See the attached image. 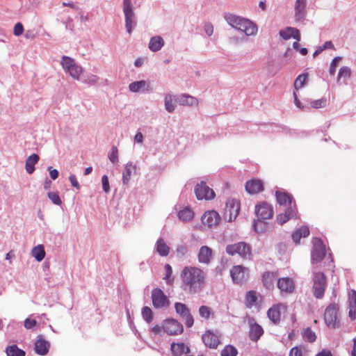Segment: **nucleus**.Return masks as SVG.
Wrapping results in <instances>:
<instances>
[{
    "label": "nucleus",
    "instance_id": "1",
    "mask_svg": "<svg viewBox=\"0 0 356 356\" xmlns=\"http://www.w3.org/2000/svg\"><path fill=\"white\" fill-rule=\"evenodd\" d=\"M206 273L196 266H184L180 273L181 287L189 293H197L206 284Z\"/></svg>",
    "mask_w": 356,
    "mask_h": 356
},
{
    "label": "nucleus",
    "instance_id": "2",
    "mask_svg": "<svg viewBox=\"0 0 356 356\" xmlns=\"http://www.w3.org/2000/svg\"><path fill=\"white\" fill-rule=\"evenodd\" d=\"M312 292L313 295L318 299H321L325 291L327 286L326 277L325 274L314 268L312 269Z\"/></svg>",
    "mask_w": 356,
    "mask_h": 356
},
{
    "label": "nucleus",
    "instance_id": "3",
    "mask_svg": "<svg viewBox=\"0 0 356 356\" xmlns=\"http://www.w3.org/2000/svg\"><path fill=\"white\" fill-rule=\"evenodd\" d=\"M122 10L124 15L125 28L127 32L131 34L136 24V14L132 0H123Z\"/></svg>",
    "mask_w": 356,
    "mask_h": 356
},
{
    "label": "nucleus",
    "instance_id": "4",
    "mask_svg": "<svg viewBox=\"0 0 356 356\" xmlns=\"http://www.w3.org/2000/svg\"><path fill=\"white\" fill-rule=\"evenodd\" d=\"M60 64L66 73L75 80H79L83 73L82 67L79 65L73 58L68 56H63Z\"/></svg>",
    "mask_w": 356,
    "mask_h": 356
},
{
    "label": "nucleus",
    "instance_id": "5",
    "mask_svg": "<svg viewBox=\"0 0 356 356\" xmlns=\"http://www.w3.org/2000/svg\"><path fill=\"white\" fill-rule=\"evenodd\" d=\"M226 252L232 256L237 254L244 259H250L251 257L250 247L244 242L227 245Z\"/></svg>",
    "mask_w": 356,
    "mask_h": 356
},
{
    "label": "nucleus",
    "instance_id": "6",
    "mask_svg": "<svg viewBox=\"0 0 356 356\" xmlns=\"http://www.w3.org/2000/svg\"><path fill=\"white\" fill-rule=\"evenodd\" d=\"M313 248L311 252V262L312 264L321 262L325 255V245L319 238H315L312 241Z\"/></svg>",
    "mask_w": 356,
    "mask_h": 356
},
{
    "label": "nucleus",
    "instance_id": "7",
    "mask_svg": "<svg viewBox=\"0 0 356 356\" xmlns=\"http://www.w3.org/2000/svg\"><path fill=\"white\" fill-rule=\"evenodd\" d=\"M240 211V203L236 199H228L226 202L224 218L228 222L235 220Z\"/></svg>",
    "mask_w": 356,
    "mask_h": 356
},
{
    "label": "nucleus",
    "instance_id": "8",
    "mask_svg": "<svg viewBox=\"0 0 356 356\" xmlns=\"http://www.w3.org/2000/svg\"><path fill=\"white\" fill-rule=\"evenodd\" d=\"M152 305L155 309L165 308L170 305V300L164 292L159 288L152 291Z\"/></svg>",
    "mask_w": 356,
    "mask_h": 356
},
{
    "label": "nucleus",
    "instance_id": "9",
    "mask_svg": "<svg viewBox=\"0 0 356 356\" xmlns=\"http://www.w3.org/2000/svg\"><path fill=\"white\" fill-rule=\"evenodd\" d=\"M163 332L168 335H179L183 332V325L177 320L167 318L163 321Z\"/></svg>",
    "mask_w": 356,
    "mask_h": 356
},
{
    "label": "nucleus",
    "instance_id": "10",
    "mask_svg": "<svg viewBox=\"0 0 356 356\" xmlns=\"http://www.w3.org/2000/svg\"><path fill=\"white\" fill-rule=\"evenodd\" d=\"M129 90L134 93L147 94L152 90L149 80H140L130 83Z\"/></svg>",
    "mask_w": 356,
    "mask_h": 356
},
{
    "label": "nucleus",
    "instance_id": "11",
    "mask_svg": "<svg viewBox=\"0 0 356 356\" xmlns=\"http://www.w3.org/2000/svg\"><path fill=\"white\" fill-rule=\"evenodd\" d=\"M195 193L198 200H209L215 197V193L205 182L201 181L195 188Z\"/></svg>",
    "mask_w": 356,
    "mask_h": 356
},
{
    "label": "nucleus",
    "instance_id": "12",
    "mask_svg": "<svg viewBox=\"0 0 356 356\" xmlns=\"http://www.w3.org/2000/svg\"><path fill=\"white\" fill-rule=\"evenodd\" d=\"M230 275L234 283L241 284L247 280L248 270L240 265L234 266L230 270Z\"/></svg>",
    "mask_w": 356,
    "mask_h": 356
},
{
    "label": "nucleus",
    "instance_id": "13",
    "mask_svg": "<svg viewBox=\"0 0 356 356\" xmlns=\"http://www.w3.org/2000/svg\"><path fill=\"white\" fill-rule=\"evenodd\" d=\"M338 306L336 304L330 305L325 312V321L330 327H335L337 324Z\"/></svg>",
    "mask_w": 356,
    "mask_h": 356
},
{
    "label": "nucleus",
    "instance_id": "14",
    "mask_svg": "<svg viewBox=\"0 0 356 356\" xmlns=\"http://www.w3.org/2000/svg\"><path fill=\"white\" fill-rule=\"evenodd\" d=\"M170 350L172 356H193L188 345L182 341L172 342Z\"/></svg>",
    "mask_w": 356,
    "mask_h": 356
},
{
    "label": "nucleus",
    "instance_id": "15",
    "mask_svg": "<svg viewBox=\"0 0 356 356\" xmlns=\"http://www.w3.org/2000/svg\"><path fill=\"white\" fill-rule=\"evenodd\" d=\"M175 308L177 314L185 320L186 325L188 327H191L193 325L194 321L186 305L181 302H176Z\"/></svg>",
    "mask_w": 356,
    "mask_h": 356
},
{
    "label": "nucleus",
    "instance_id": "16",
    "mask_svg": "<svg viewBox=\"0 0 356 356\" xmlns=\"http://www.w3.org/2000/svg\"><path fill=\"white\" fill-rule=\"evenodd\" d=\"M255 213L257 218L268 220L273 217V209L267 202H261L255 207Z\"/></svg>",
    "mask_w": 356,
    "mask_h": 356
},
{
    "label": "nucleus",
    "instance_id": "17",
    "mask_svg": "<svg viewBox=\"0 0 356 356\" xmlns=\"http://www.w3.org/2000/svg\"><path fill=\"white\" fill-rule=\"evenodd\" d=\"M221 218L219 213L216 211H206L202 216V222L203 225L209 227L217 226Z\"/></svg>",
    "mask_w": 356,
    "mask_h": 356
},
{
    "label": "nucleus",
    "instance_id": "18",
    "mask_svg": "<svg viewBox=\"0 0 356 356\" xmlns=\"http://www.w3.org/2000/svg\"><path fill=\"white\" fill-rule=\"evenodd\" d=\"M220 337L218 332L208 330L202 335V339L207 347L216 348L220 343Z\"/></svg>",
    "mask_w": 356,
    "mask_h": 356
},
{
    "label": "nucleus",
    "instance_id": "19",
    "mask_svg": "<svg viewBox=\"0 0 356 356\" xmlns=\"http://www.w3.org/2000/svg\"><path fill=\"white\" fill-rule=\"evenodd\" d=\"M264 334V330L261 325L257 323L253 319L249 321V337L254 342H257Z\"/></svg>",
    "mask_w": 356,
    "mask_h": 356
},
{
    "label": "nucleus",
    "instance_id": "20",
    "mask_svg": "<svg viewBox=\"0 0 356 356\" xmlns=\"http://www.w3.org/2000/svg\"><path fill=\"white\" fill-rule=\"evenodd\" d=\"M213 258V251L211 248L207 245L202 246L197 254L198 261L203 264H209Z\"/></svg>",
    "mask_w": 356,
    "mask_h": 356
},
{
    "label": "nucleus",
    "instance_id": "21",
    "mask_svg": "<svg viewBox=\"0 0 356 356\" xmlns=\"http://www.w3.org/2000/svg\"><path fill=\"white\" fill-rule=\"evenodd\" d=\"M175 102L181 106H194L198 105V99L188 94H180L176 95Z\"/></svg>",
    "mask_w": 356,
    "mask_h": 356
},
{
    "label": "nucleus",
    "instance_id": "22",
    "mask_svg": "<svg viewBox=\"0 0 356 356\" xmlns=\"http://www.w3.org/2000/svg\"><path fill=\"white\" fill-rule=\"evenodd\" d=\"M238 30L243 31L248 36L255 35L258 31L256 24L245 18Z\"/></svg>",
    "mask_w": 356,
    "mask_h": 356
},
{
    "label": "nucleus",
    "instance_id": "23",
    "mask_svg": "<svg viewBox=\"0 0 356 356\" xmlns=\"http://www.w3.org/2000/svg\"><path fill=\"white\" fill-rule=\"evenodd\" d=\"M263 184L261 180L252 179L245 184V190L250 194H255L263 191Z\"/></svg>",
    "mask_w": 356,
    "mask_h": 356
},
{
    "label": "nucleus",
    "instance_id": "24",
    "mask_svg": "<svg viewBox=\"0 0 356 356\" xmlns=\"http://www.w3.org/2000/svg\"><path fill=\"white\" fill-rule=\"evenodd\" d=\"M49 347V342L43 339L42 336H39L35 343V350L36 353L40 355H45L48 353Z\"/></svg>",
    "mask_w": 356,
    "mask_h": 356
},
{
    "label": "nucleus",
    "instance_id": "25",
    "mask_svg": "<svg viewBox=\"0 0 356 356\" xmlns=\"http://www.w3.org/2000/svg\"><path fill=\"white\" fill-rule=\"evenodd\" d=\"M277 287L281 292L291 293L294 289V283L291 278L282 277L277 280Z\"/></svg>",
    "mask_w": 356,
    "mask_h": 356
},
{
    "label": "nucleus",
    "instance_id": "26",
    "mask_svg": "<svg viewBox=\"0 0 356 356\" xmlns=\"http://www.w3.org/2000/svg\"><path fill=\"white\" fill-rule=\"evenodd\" d=\"M296 210L292 206L288 207L284 213H280L277 217V222L282 225L289 219L296 217Z\"/></svg>",
    "mask_w": 356,
    "mask_h": 356
},
{
    "label": "nucleus",
    "instance_id": "27",
    "mask_svg": "<svg viewBox=\"0 0 356 356\" xmlns=\"http://www.w3.org/2000/svg\"><path fill=\"white\" fill-rule=\"evenodd\" d=\"M165 44L164 40L160 35H154L149 40L148 47L152 52L160 51Z\"/></svg>",
    "mask_w": 356,
    "mask_h": 356
},
{
    "label": "nucleus",
    "instance_id": "28",
    "mask_svg": "<svg viewBox=\"0 0 356 356\" xmlns=\"http://www.w3.org/2000/svg\"><path fill=\"white\" fill-rule=\"evenodd\" d=\"M178 218L183 222H190L194 218V211L189 207H184L177 212Z\"/></svg>",
    "mask_w": 356,
    "mask_h": 356
},
{
    "label": "nucleus",
    "instance_id": "29",
    "mask_svg": "<svg viewBox=\"0 0 356 356\" xmlns=\"http://www.w3.org/2000/svg\"><path fill=\"white\" fill-rule=\"evenodd\" d=\"M348 302H349V317L352 320L356 318V291L351 290L348 293Z\"/></svg>",
    "mask_w": 356,
    "mask_h": 356
},
{
    "label": "nucleus",
    "instance_id": "30",
    "mask_svg": "<svg viewBox=\"0 0 356 356\" xmlns=\"http://www.w3.org/2000/svg\"><path fill=\"white\" fill-rule=\"evenodd\" d=\"M155 250L160 256L166 257L169 254L170 248L163 238H159L155 243Z\"/></svg>",
    "mask_w": 356,
    "mask_h": 356
},
{
    "label": "nucleus",
    "instance_id": "31",
    "mask_svg": "<svg viewBox=\"0 0 356 356\" xmlns=\"http://www.w3.org/2000/svg\"><path fill=\"white\" fill-rule=\"evenodd\" d=\"M225 19L229 25L236 29H238L245 18L234 14L227 13L225 15Z\"/></svg>",
    "mask_w": 356,
    "mask_h": 356
},
{
    "label": "nucleus",
    "instance_id": "32",
    "mask_svg": "<svg viewBox=\"0 0 356 356\" xmlns=\"http://www.w3.org/2000/svg\"><path fill=\"white\" fill-rule=\"evenodd\" d=\"M40 157L36 154H33L29 156L26 160L25 163V168L27 173L31 175L35 171V165L38 163L39 161Z\"/></svg>",
    "mask_w": 356,
    "mask_h": 356
},
{
    "label": "nucleus",
    "instance_id": "33",
    "mask_svg": "<svg viewBox=\"0 0 356 356\" xmlns=\"http://www.w3.org/2000/svg\"><path fill=\"white\" fill-rule=\"evenodd\" d=\"M307 3H295L294 17L296 21L302 20L306 15Z\"/></svg>",
    "mask_w": 356,
    "mask_h": 356
},
{
    "label": "nucleus",
    "instance_id": "34",
    "mask_svg": "<svg viewBox=\"0 0 356 356\" xmlns=\"http://www.w3.org/2000/svg\"><path fill=\"white\" fill-rule=\"evenodd\" d=\"M281 307V305H274L268 310V317L275 323H278L280 320Z\"/></svg>",
    "mask_w": 356,
    "mask_h": 356
},
{
    "label": "nucleus",
    "instance_id": "35",
    "mask_svg": "<svg viewBox=\"0 0 356 356\" xmlns=\"http://www.w3.org/2000/svg\"><path fill=\"white\" fill-rule=\"evenodd\" d=\"M277 202L280 205H286L292 204L293 197L288 193L282 191H276L275 193Z\"/></svg>",
    "mask_w": 356,
    "mask_h": 356
},
{
    "label": "nucleus",
    "instance_id": "36",
    "mask_svg": "<svg viewBox=\"0 0 356 356\" xmlns=\"http://www.w3.org/2000/svg\"><path fill=\"white\" fill-rule=\"evenodd\" d=\"M176 95L166 94L164 97V106L165 109L170 113L175 112L176 106L174 103L175 102Z\"/></svg>",
    "mask_w": 356,
    "mask_h": 356
},
{
    "label": "nucleus",
    "instance_id": "37",
    "mask_svg": "<svg viewBox=\"0 0 356 356\" xmlns=\"http://www.w3.org/2000/svg\"><path fill=\"white\" fill-rule=\"evenodd\" d=\"M136 170V165L131 162H129L125 165L124 170L122 173V182L127 184L129 181L132 173Z\"/></svg>",
    "mask_w": 356,
    "mask_h": 356
},
{
    "label": "nucleus",
    "instance_id": "38",
    "mask_svg": "<svg viewBox=\"0 0 356 356\" xmlns=\"http://www.w3.org/2000/svg\"><path fill=\"white\" fill-rule=\"evenodd\" d=\"M351 74L350 69L347 66L341 67L339 71L337 76V82L341 84V81L346 84L347 79L350 78Z\"/></svg>",
    "mask_w": 356,
    "mask_h": 356
},
{
    "label": "nucleus",
    "instance_id": "39",
    "mask_svg": "<svg viewBox=\"0 0 356 356\" xmlns=\"http://www.w3.org/2000/svg\"><path fill=\"white\" fill-rule=\"evenodd\" d=\"M277 281V276L274 273L267 272L263 275V282L267 289L273 287Z\"/></svg>",
    "mask_w": 356,
    "mask_h": 356
},
{
    "label": "nucleus",
    "instance_id": "40",
    "mask_svg": "<svg viewBox=\"0 0 356 356\" xmlns=\"http://www.w3.org/2000/svg\"><path fill=\"white\" fill-rule=\"evenodd\" d=\"M309 234V228L307 226H302L292 234V238L295 243H298L302 237H307Z\"/></svg>",
    "mask_w": 356,
    "mask_h": 356
},
{
    "label": "nucleus",
    "instance_id": "41",
    "mask_svg": "<svg viewBox=\"0 0 356 356\" xmlns=\"http://www.w3.org/2000/svg\"><path fill=\"white\" fill-rule=\"evenodd\" d=\"M32 256L37 261H41L45 257V251L42 245H38L31 251Z\"/></svg>",
    "mask_w": 356,
    "mask_h": 356
},
{
    "label": "nucleus",
    "instance_id": "42",
    "mask_svg": "<svg viewBox=\"0 0 356 356\" xmlns=\"http://www.w3.org/2000/svg\"><path fill=\"white\" fill-rule=\"evenodd\" d=\"M264 220V219L261 218H257V220H254L253 227L254 228L255 232H257V233H263L269 228L268 224Z\"/></svg>",
    "mask_w": 356,
    "mask_h": 356
},
{
    "label": "nucleus",
    "instance_id": "43",
    "mask_svg": "<svg viewBox=\"0 0 356 356\" xmlns=\"http://www.w3.org/2000/svg\"><path fill=\"white\" fill-rule=\"evenodd\" d=\"M257 301V296L256 292L250 291L246 293L245 304L247 307L251 308L252 306L256 305Z\"/></svg>",
    "mask_w": 356,
    "mask_h": 356
},
{
    "label": "nucleus",
    "instance_id": "44",
    "mask_svg": "<svg viewBox=\"0 0 356 356\" xmlns=\"http://www.w3.org/2000/svg\"><path fill=\"white\" fill-rule=\"evenodd\" d=\"M99 77L93 74H86L83 76L82 82L85 84L95 86L99 83Z\"/></svg>",
    "mask_w": 356,
    "mask_h": 356
},
{
    "label": "nucleus",
    "instance_id": "45",
    "mask_svg": "<svg viewBox=\"0 0 356 356\" xmlns=\"http://www.w3.org/2000/svg\"><path fill=\"white\" fill-rule=\"evenodd\" d=\"M302 338L305 341L308 342H314L316 339V334L311 328L307 327L302 331Z\"/></svg>",
    "mask_w": 356,
    "mask_h": 356
},
{
    "label": "nucleus",
    "instance_id": "46",
    "mask_svg": "<svg viewBox=\"0 0 356 356\" xmlns=\"http://www.w3.org/2000/svg\"><path fill=\"white\" fill-rule=\"evenodd\" d=\"M6 353L7 356H22V350L14 344L6 348Z\"/></svg>",
    "mask_w": 356,
    "mask_h": 356
},
{
    "label": "nucleus",
    "instance_id": "47",
    "mask_svg": "<svg viewBox=\"0 0 356 356\" xmlns=\"http://www.w3.org/2000/svg\"><path fill=\"white\" fill-rule=\"evenodd\" d=\"M142 316L143 319L147 322V323H150L153 321V312L152 309L149 307H143L142 309Z\"/></svg>",
    "mask_w": 356,
    "mask_h": 356
},
{
    "label": "nucleus",
    "instance_id": "48",
    "mask_svg": "<svg viewBox=\"0 0 356 356\" xmlns=\"http://www.w3.org/2000/svg\"><path fill=\"white\" fill-rule=\"evenodd\" d=\"M238 353L236 348L232 345H227L221 351V356H236Z\"/></svg>",
    "mask_w": 356,
    "mask_h": 356
},
{
    "label": "nucleus",
    "instance_id": "49",
    "mask_svg": "<svg viewBox=\"0 0 356 356\" xmlns=\"http://www.w3.org/2000/svg\"><path fill=\"white\" fill-rule=\"evenodd\" d=\"M296 31V29L293 27H286L284 29L280 31V35L284 39V40H289L291 38L293 34V32Z\"/></svg>",
    "mask_w": 356,
    "mask_h": 356
},
{
    "label": "nucleus",
    "instance_id": "50",
    "mask_svg": "<svg viewBox=\"0 0 356 356\" xmlns=\"http://www.w3.org/2000/svg\"><path fill=\"white\" fill-rule=\"evenodd\" d=\"M307 75L305 74H300L294 82V88L296 90H298L300 88H302L307 81Z\"/></svg>",
    "mask_w": 356,
    "mask_h": 356
},
{
    "label": "nucleus",
    "instance_id": "51",
    "mask_svg": "<svg viewBox=\"0 0 356 356\" xmlns=\"http://www.w3.org/2000/svg\"><path fill=\"white\" fill-rule=\"evenodd\" d=\"M200 316L205 319H209L211 314V309L210 307L202 305L199 308Z\"/></svg>",
    "mask_w": 356,
    "mask_h": 356
},
{
    "label": "nucleus",
    "instance_id": "52",
    "mask_svg": "<svg viewBox=\"0 0 356 356\" xmlns=\"http://www.w3.org/2000/svg\"><path fill=\"white\" fill-rule=\"evenodd\" d=\"M327 99L325 98H321L320 99H316L312 101L310 104L311 106L314 108H324L326 106Z\"/></svg>",
    "mask_w": 356,
    "mask_h": 356
},
{
    "label": "nucleus",
    "instance_id": "53",
    "mask_svg": "<svg viewBox=\"0 0 356 356\" xmlns=\"http://www.w3.org/2000/svg\"><path fill=\"white\" fill-rule=\"evenodd\" d=\"M341 60V57H340V56H337L332 59V60L330 63V69H329V72L331 75L334 74V73L336 72L337 67L338 66L339 63L340 62Z\"/></svg>",
    "mask_w": 356,
    "mask_h": 356
},
{
    "label": "nucleus",
    "instance_id": "54",
    "mask_svg": "<svg viewBox=\"0 0 356 356\" xmlns=\"http://www.w3.org/2000/svg\"><path fill=\"white\" fill-rule=\"evenodd\" d=\"M150 332L154 334V336H162L163 333V322L161 323V325H154L152 328L150 329Z\"/></svg>",
    "mask_w": 356,
    "mask_h": 356
},
{
    "label": "nucleus",
    "instance_id": "55",
    "mask_svg": "<svg viewBox=\"0 0 356 356\" xmlns=\"http://www.w3.org/2000/svg\"><path fill=\"white\" fill-rule=\"evenodd\" d=\"M108 159L113 163H117L118 161L117 147L113 146L111 147V152L108 154Z\"/></svg>",
    "mask_w": 356,
    "mask_h": 356
},
{
    "label": "nucleus",
    "instance_id": "56",
    "mask_svg": "<svg viewBox=\"0 0 356 356\" xmlns=\"http://www.w3.org/2000/svg\"><path fill=\"white\" fill-rule=\"evenodd\" d=\"M48 197L54 204H56V205L61 204L62 201H61L58 193L49 192V193H48Z\"/></svg>",
    "mask_w": 356,
    "mask_h": 356
},
{
    "label": "nucleus",
    "instance_id": "57",
    "mask_svg": "<svg viewBox=\"0 0 356 356\" xmlns=\"http://www.w3.org/2000/svg\"><path fill=\"white\" fill-rule=\"evenodd\" d=\"M37 325V322L35 319L31 318H27L24 321V327L27 329H34Z\"/></svg>",
    "mask_w": 356,
    "mask_h": 356
},
{
    "label": "nucleus",
    "instance_id": "58",
    "mask_svg": "<svg viewBox=\"0 0 356 356\" xmlns=\"http://www.w3.org/2000/svg\"><path fill=\"white\" fill-rule=\"evenodd\" d=\"M102 189L104 193H108L110 192V186L108 178L107 175H103L102 177Z\"/></svg>",
    "mask_w": 356,
    "mask_h": 356
},
{
    "label": "nucleus",
    "instance_id": "59",
    "mask_svg": "<svg viewBox=\"0 0 356 356\" xmlns=\"http://www.w3.org/2000/svg\"><path fill=\"white\" fill-rule=\"evenodd\" d=\"M165 275L163 280H166L167 283H170V277L172 274V268L168 264L165 265Z\"/></svg>",
    "mask_w": 356,
    "mask_h": 356
},
{
    "label": "nucleus",
    "instance_id": "60",
    "mask_svg": "<svg viewBox=\"0 0 356 356\" xmlns=\"http://www.w3.org/2000/svg\"><path fill=\"white\" fill-rule=\"evenodd\" d=\"M289 356H303V348L302 347H293L289 352Z\"/></svg>",
    "mask_w": 356,
    "mask_h": 356
},
{
    "label": "nucleus",
    "instance_id": "61",
    "mask_svg": "<svg viewBox=\"0 0 356 356\" xmlns=\"http://www.w3.org/2000/svg\"><path fill=\"white\" fill-rule=\"evenodd\" d=\"M204 30L208 36H211L213 33V26L211 23H206L204 26Z\"/></svg>",
    "mask_w": 356,
    "mask_h": 356
},
{
    "label": "nucleus",
    "instance_id": "62",
    "mask_svg": "<svg viewBox=\"0 0 356 356\" xmlns=\"http://www.w3.org/2000/svg\"><path fill=\"white\" fill-rule=\"evenodd\" d=\"M69 180L72 184V186H74V188H76V189H79L80 188V185L76 178V176L74 175H70V177H69Z\"/></svg>",
    "mask_w": 356,
    "mask_h": 356
},
{
    "label": "nucleus",
    "instance_id": "63",
    "mask_svg": "<svg viewBox=\"0 0 356 356\" xmlns=\"http://www.w3.org/2000/svg\"><path fill=\"white\" fill-rule=\"evenodd\" d=\"M14 34L17 36L22 34V24L21 22H18L15 24L14 27Z\"/></svg>",
    "mask_w": 356,
    "mask_h": 356
},
{
    "label": "nucleus",
    "instance_id": "64",
    "mask_svg": "<svg viewBox=\"0 0 356 356\" xmlns=\"http://www.w3.org/2000/svg\"><path fill=\"white\" fill-rule=\"evenodd\" d=\"M134 142L142 144L143 142V135L140 131H138L134 136Z\"/></svg>",
    "mask_w": 356,
    "mask_h": 356
}]
</instances>
